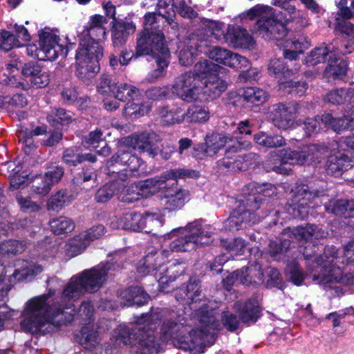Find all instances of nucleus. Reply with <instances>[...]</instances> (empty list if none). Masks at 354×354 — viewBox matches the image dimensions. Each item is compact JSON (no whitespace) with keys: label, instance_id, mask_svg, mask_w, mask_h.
Returning a JSON list of instances; mask_svg holds the SVG:
<instances>
[{"label":"nucleus","instance_id":"1","mask_svg":"<svg viewBox=\"0 0 354 354\" xmlns=\"http://www.w3.org/2000/svg\"><path fill=\"white\" fill-rule=\"evenodd\" d=\"M175 297L178 301L189 305L194 319L198 322V328L192 329L185 317L172 313L164 317L162 321L160 339L183 351L203 353L206 347L214 344L215 330L221 328V323L202 295L196 277H190L187 283L182 285L176 290Z\"/></svg>","mask_w":354,"mask_h":354},{"label":"nucleus","instance_id":"2","mask_svg":"<svg viewBox=\"0 0 354 354\" xmlns=\"http://www.w3.org/2000/svg\"><path fill=\"white\" fill-rule=\"evenodd\" d=\"M110 269L109 262L101 263L73 276L57 304H50L49 294L28 300L23 311L24 319L21 322L24 330L35 333L41 331L46 325L57 327L71 322L75 314L74 301L86 292H97L107 280Z\"/></svg>","mask_w":354,"mask_h":354},{"label":"nucleus","instance_id":"3","mask_svg":"<svg viewBox=\"0 0 354 354\" xmlns=\"http://www.w3.org/2000/svg\"><path fill=\"white\" fill-rule=\"evenodd\" d=\"M114 173L112 172V196L118 195V199L126 203H133L140 197L148 198L155 194L167 187V181L169 180L176 181L178 178H195L199 176L198 171L196 170L176 168L163 172L159 177L149 178L128 186L127 174Z\"/></svg>","mask_w":354,"mask_h":354},{"label":"nucleus","instance_id":"4","mask_svg":"<svg viewBox=\"0 0 354 354\" xmlns=\"http://www.w3.org/2000/svg\"><path fill=\"white\" fill-rule=\"evenodd\" d=\"M159 313L142 315L137 320V325L130 330L126 326L120 325L115 333V343L132 348L133 354H151L157 349V342L153 330L161 319Z\"/></svg>","mask_w":354,"mask_h":354},{"label":"nucleus","instance_id":"5","mask_svg":"<svg viewBox=\"0 0 354 354\" xmlns=\"http://www.w3.org/2000/svg\"><path fill=\"white\" fill-rule=\"evenodd\" d=\"M276 193V187L270 183H249L244 191V198L241 200L239 205L231 213L226 221V226L230 230H239L247 225L255 223L259 219L254 212L260 208L262 197H270Z\"/></svg>","mask_w":354,"mask_h":354},{"label":"nucleus","instance_id":"6","mask_svg":"<svg viewBox=\"0 0 354 354\" xmlns=\"http://www.w3.org/2000/svg\"><path fill=\"white\" fill-rule=\"evenodd\" d=\"M277 14L270 6L257 5L247 12L250 19H257L253 30L266 39H281L288 33L287 24L293 17L296 8L288 1Z\"/></svg>","mask_w":354,"mask_h":354},{"label":"nucleus","instance_id":"7","mask_svg":"<svg viewBox=\"0 0 354 354\" xmlns=\"http://www.w3.org/2000/svg\"><path fill=\"white\" fill-rule=\"evenodd\" d=\"M106 33L103 27L89 31V35H80V46L77 50L76 75L86 82L100 71L99 59L102 56V49L95 41L106 39Z\"/></svg>","mask_w":354,"mask_h":354},{"label":"nucleus","instance_id":"8","mask_svg":"<svg viewBox=\"0 0 354 354\" xmlns=\"http://www.w3.org/2000/svg\"><path fill=\"white\" fill-rule=\"evenodd\" d=\"M328 151L327 146L317 144L304 145L298 150L286 148L270 152L269 160L274 164L272 167L273 171L280 174H288L291 171L290 165H302L317 160Z\"/></svg>","mask_w":354,"mask_h":354},{"label":"nucleus","instance_id":"9","mask_svg":"<svg viewBox=\"0 0 354 354\" xmlns=\"http://www.w3.org/2000/svg\"><path fill=\"white\" fill-rule=\"evenodd\" d=\"M168 254L167 251H158L153 247L148 248L145 257L140 261L138 272L142 276L153 274L162 288H165L177 279L176 275L169 274V273L179 272L178 277H180L185 270L180 263L174 265L169 270L165 265Z\"/></svg>","mask_w":354,"mask_h":354},{"label":"nucleus","instance_id":"10","mask_svg":"<svg viewBox=\"0 0 354 354\" xmlns=\"http://www.w3.org/2000/svg\"><path fill=\"white\" fill-rule=\"evenodd\" d=\"M327 235L326 232L313 224L288 227L283 230L281 239L270 242L268 251L274 260H279L290 248V241L288 238L298 241L310 242L315 245Z\"/></svg>","mask_w":354,"mask_h":354},{"label":"nucleus","instance_id":"11","mask_svg":"<svg viewBox=\"0 0 354 354\" xmlns=\"http://www.w3.org/2000/svg\"><path fill=\"white\" fill-rule=\"evenodd\" d=\"M214 232V228L211 225H203L196 221L188 224L185 229L180 230L176 238V232H172L174 240L169 243V248L172 252H187L198 246L209 245L213 241Z\"/></svg>","mask_w":354,"mask_h":354},{"label":"nucleus","instance_id":"12","mask_svg":"<svg viewBox=\"0 0 354 354\" xmlns=\"http://www.w3.org/2000/svg\"><path fill=\"white\" fill-rule=\"evenodd\" d=\"M310 41L304 36L294 38L287 46L289 49L283 50L284 59H274L270 62L268 72L270 75H274L281 81V79L288 78L294 75L300 68V64L297 62L299 54L309 48Z\"/></svg>","mask_w":354,"mask_h":354},{"label":"nucleus","instance_id":"13","mask_svg":"<svg viewBox=\"0 0 354 354\" xmlns=\"http://www.w3.org/2000/svg\"><path fill=\"white\" fill-rule=\"evenodd\" d=\"M326 191V183L322 180H316L310 185L298 187L293 195L292 204L288 209L289 214L296 218H306L313 201L320 197H324ZM313 207L314 205H312V207Z\"/></svg>","mask_w":354,"mask_h":354},{"label":"nucleus","instance_id":"14","mask_svg":"<svg viewBox=\"0 0 354 354\" xmlns=\"http://www.w3.org/2000/svg\"><path fill=\"white\" fill-rule=\"evenodd\" d=\"M52 31L43 30L39 35L38 45L29 44L26 48L27 54L39 60H55L58 55L66 57L68 48L64 41Z\"/></svg>","mask_w":354,"mask_h":354},{"label":"nucleus","instance_id":"15","mask_svg":"<svg viewBox=\"0 0 354 354\" xmlns=\"http://www.w3.org/2000/svg\"><path fill=\"white\" fill-rule=\"evenodd\" d=\"M173 93L182 100L191 102L198 99L202 91L199 78L194 73L187 72L178 76L173 85Z\"/></svg>","mask_w":354,"mask_h":354},{"label":"nucleus","instance_id":"16","mask_svg":"<svg viewBox=\"0 0 354 354\" xmlns=\"http://www.w3.org/2000/svg\"><path fill=\"white\" fill-rule=\"evenodd\" d=\"M298 112L297 103H278L270 106L268 117L274 127L286 130L293 125Z\"/></svg>","mask_w":354,"mask_h":354},{"label":"nucleus","instance_id":"17","mask_svg":"<svg viewBox=\"0 0 354 354\" xmlns=\"http://www.w3.org/2000/svg\"><path fill=\"white\" fill-rule=\"evenodd\" d=\"M262 281L263 274L261 272L259 263L236 270L223 280V286L227 290H231L235 283L250 285L257 284Z\"/></svg>","mask_w":354,"mask_h":354},{"label":"nucleus","instance_id":"18","mask_svg":"<svg viewBox=\"0 0 354 354\" xmlns=\"http://www.w3.org/2000/svg\"><path fill=\"white\" fill-rule=\"evenodd\" d=\"M156 137L153 132H135L124 138L123 142L131 149L147 153L150 157L155 158L158 154V148L153 142Z\"/></svg>","mask_w":354,"mask_h":354},{"label":"nucleus","instance_id":"19","mask_svg":"<svg viewBox=\"0 0 354 354\" xmlns=\"http://www.w3.org/2000/svg\"><path fill=\"white\" fill-rule=\"evenodd\" d=\"M198 30L188 39L186 46L179 52V62L183 66L193 64L194 59L199 53H203L208 45V40L205 36H200Z\"/></svg>","mask_w":354,"mask_h":354},{"label":"nucleus","instance_id":"20","mask_svg":"<svg viewBox=\"0 0 354 354\" xmlns=\"http://www.w3.org/2000/svg\"><path fill=\"white\" fill-rule=\"evenodd\" d=\"M159 43H161L164 48H167L164 42V36L162 32L142 33L138 39L136 55V57L151 55L154 58L162 55V50L158 48Z\"/></svg>","mask_w":354,"mask_h":354},{"label":"nucleus","instance_id":"21","mask_svg":"<svg viewBox=\"0 0 354 354\" xmlns=\"http://www.w3.org/2000/svg\"><path fill=\"white\" fill-rule=\"evenodd\" d=\"M348 46L344 45V48H337L335 55L328 59V64L326 67L324 75L328 81L342 79L346 74L347 64L339 57V55L351 53L348 50Z\"/></svg>","mask_w":354,"mask_h":354},{"label":"nucleus","instance_id":"22","mask_svg":"<svg viewBox=\"0 0 354 354\" xmlns=\"http://www.w3.org/2000/svg\"><path fill=\"white\" fill-rule=\"evenodd\" d=\"M352 167L348 156L340 151H333L328 157L326 165L328 174L339 176L345 170Z\"/></svg>","mask_w":354,"mask_h":354},{"label":"nucleus","instance_id":"23","mask_svg":"<svg viewBox=\"0 0 354 354\" xmlns=\"http://www.w3.org/2000/svg\"><path fill=\"white\" fill-rule=\"evenodd\" d=\"M325 210L345 218H351L348 224L354 229V200L340 199L330 201L324 206Z\"/></svg>","mask_w":354,"mask_h":354},{"label":"nucleus","instance_id":"24","mask_svg":"<svg viewBox=\"0 0 354 354\" xmlns=\"http://www.w3.org/2000/svg\"><path fill=\"white\" fill-rule=\"evenodd\" d=\"M225 41L235 48H248L253 45V39L245 29L229 28Z\"/></svg>","mask_w":354,"mask_h":354},{"label":"nucleus","instance_id":"25","mask_svg":"<svg viewBox=\"0 0 354 354\" xmlns=\"http://www.w3.org/2000/svg\"><path fill=\"white\" fill-rule=\"evenodd\" d=\"M202 91L211 99L219 97L227 88V83L221 74L210 76L202 82Z\"/></svg>","mask_w":354,"mask_h":354},{"label":"nucleus","instance_id":"26","mask_svg":"<svg viewBox=\"0 0 354 354\" xmlns=\"http://www.w3.org/2000/svg\"><path fill=\"white\" fill-rule=\"evenodd\" d=\"M240 319L245 324L255 323L261 316L258 301L252 298L244 304H237Z\"/></svg>","mask_w":354,"mask_h":354},{"label":"nucleus","instance_id":"27","mask_svg":"<svg viewBox=\"0 0 354 354\" xmlns=\"http://www.w3.org/2000/svg\"><path fill=\"white\" fill-rule=\"evenodd\" d=\"M225 68L207 59L198 62L194 66V75L199 78V82L210 78V76L221 74Z\"/></svg>","mask_w":354,"mask_h":354},{"label":"nucleus","instance_id":"28","mask_svg":"<svg viewBox=\"0 0 354 354\" xmlns=\"http://www.w3.org/2000/svg\"><path fill=\"white\" fill-rule=\"evenodd\" d=\"M351 118H333L330 113L322 116V122L324 127L330 128L335 132H340L345 129H354V113H351Z\"/></svg>","mask_w":354,"mask_h":354},{"label":"nucleus","instance_id":"29","mask_svg":"<svg viewBox=\"0 0 354 354\" xmlns=\"http://www.w3.org/2000/svg\"><path fill=\"white\" fill-rule=\"evenodd\" d=\"M116 221H112V228L124 229L133 231H140L142 223L141 214L138 213H127L120 217H115Z\"/></svg>","mask_w":354,"mask_h":354},{"label":"nucleus","instance_id":"30","mask_svg":"<svg viewBox=\"0 0 354 354\" xmlns=\"http://www.w3.org/2000/svg\"><path fill=\"white\" fill-rule=\"evenodd\" d=\"M47 122L55 128L59 126H67L71 123L74 120V114L62 108H53L47 113Z\"/></svg>","mask_w":354,"mask_h":354},{"label":"nucleus","instance_id":"31","mask_svg":"<svg viewBox=\"0 0 354 354\" xmlns=\"http://www.w3.org/2000/svg\"><path fill=\"white\" fill-rule=\"evenodd\" d=\"M335 48L333 44L319 46L315 48L306 58V64L310 66H315L319 63L324 62L328 58L335 55Z\"/></svg>","mask_w":354,"mask_h":354},{"label":"nucleus","instance_id":"32","mask_svg":"<svg viewBox=\"0 0 354 354\" xmlns=\"http://www.w3.org/2000/svg\"><path fill=\"white\" fill-rule=\"evenodd\" d=\"M189 200V191L184 189L176 190L174 194L168 193L165 195L164 199V205L165 209L176 210L180 209L185 203Z\"/></svg>","mask_w":354,"mask_h":354},{"label":"nucleus","instance_id":"33","mask_svg":"<svg viewBox=\"0 0 354 354\" xmlns=\"http://www.w3.org/2000/svg\"><path fill=\"white\" fill-rule=\"evenodd\" d=\"M19 263L21 266L14 271L12 276L17 281L32 279L39 274L43 270L40 265L32 262L23 260Z\"/></svg>","mask_w":354,"mask_h":354},{"label":"nucleus","instance_id":"34","mask_svg":"<svg viewBox=\"0 0 354 354\" xmlns=\"http://www.w3.org/2000/svg\"><path fill=\"white\" fill-rule=\"evenodd\" d=\"M228 140L229 141L232 140L231 138L221 133L207 135L204 142L205 149H207L206 153H207L209 157L214 156L225 147Z\"/></svg>","mask_w":354,"mask_h":354},{"label":"nucleus","instance_id":"35","mask_svg":"<svg viewBox=\"0 0 354 354\" xmlns=\"http://www.w3.org/2000/svg\"><path fill=\"white\" fill-rule=\"evenodd\" d=\"M354 97V88H340L331 90L324 97V100L335 104L339 105L350 102Z\"/></svg>","mask_w":354,"mask_h":354},{"label":"nucleus","instance_id":"36","mask_svg":"<svg viewBox=\"0 0 354 354\" xmlns=\"http://www.w3.org/2000/svg\"><path fill=\"white\" fill-rule=\"evenodd\" d=\"M102 133L100 130H95L91 132L85 138V147L88 148L97 149L101 147L97 152L99 155L107 156L111 153V149L107 143L102 139Z\"/></svg>","mask_w":354,"mask_h":354},{"label":"nucleus","instance_id":"37","mask_svg":"<svg viewBox=\"0 0 354 354\" xmlns=\"http://www.w3.org/2000/svg\"><path fill=\"white\" fill-rule=\"evenodd\" d=\"M159 46H158V49L162 51V55L158 56L156 58H154L156 62L157 68L153 70L149 75L148 80L149 81H154L160 77H162L165 74V68L168 66L169 59L170 57V53L168 48H164L161 43H159ZM157 50V48H156Z\"/></svg>","mask_w":354,"mask_h":354},{"label":"nucleus","instance_id":"38","mask_svg":"<svg viewBox=\"0 0 354 354\" xmlns=\"http://www.w3.org/2000/svg\"><path fill=\"white\" fill-rule=\"evenodd\" d=\"M254 140L257 144L266 148H277L286 145V140L281 135L269 134L263 131L254 135Z\"/></svg>","mask_w":354,"mask_h":354},{"label":"nucleus","instance_id":"39","mask_svg":"<svg viewBox=\"0 0 354 354\" xmlns=\"http://www.w3.org/2000/svg\"><path fill=\"white\" fill-rule=\"evenodd\" d=\"M161 122L165 125L180 123L184 120V113L180 108L169 109L163 106L158 109Z\"/></svg>","mask_w":354,"mask_h":354},{"label":"nucleus","instance_id":"40","mask_svg":"<svg viewBox=\"0 0 354 354\" xmlns=\"http://www.w3.org/2000/svg\"><path fill=\"white\" fill-rule=\"evenodd\" d=\"M335 30L337 35L349 43L351 49L348 48L347 50L352 51L354 49V24L346 19H342L337 21Z\"/></svg>","mask_w":354,"mask_h":354},{"label":"nucleus","instance_id":"41","mask_svg":"<svg viewBox=\"0 0 354 354\" xmlns=\"http://www.w3.org/2000/svg\"><path fill=\"white\" fill-rule=\"evenodd\" d=\"M73 201V196L66 190H59L53 194L48 201V209L58 212L64 207L68 205Z\"/></svg>","mask_w":354,"mask_h":354},{"label":"nucleus","instance_id":"42","mask_svg":"<svg viewBox=\"0 0 354 354\" xmlns=\"http://www.w3.org/2000/svg\"><path fill=\"white\" fill-rule=\"evenodd\" d=\"M64 161L72 166H75L84 160H88L94 162L96 160L95 156L91 153H86L84 155L80 154L77 149L68 148L66 149L63 154Z\"/></svg>","mask_w":354,"mask_h":354},{"label":"nucleus","instance_id":"43","mask_svg":"<svg viewBox=\"0 0 354 354\" xmlns=\"http://www.w3.org/2000/svg\"><path fill=\"white\" fill-rule=\"evenodd\" d=\"M134 32L135 26L132 24H116L112 26V40L115 46H122L129 34V31Z\"/></svg>","mask_w":354,"mask_h":354},{"label":"nucleus","instance_id":"44","mask_svg":"<svg viewBox=\"0 0 354 354\" xmlns=\"http://www.w3.org/2000/svg\"><path fill=\"white\" fill-rule=\"evenodd\" d=\"M241 97L244 101L253 104L255 105H259L263 104L268 99V95L267 93L257 87H248L246 88Z\"/></svg>","mask_w":354,"mask_h":354},{"label":"nucleus","instance_id":"45","mask_svg":"<svg viewBox=\"0 0 354 354\" xmlns=\"http://www.w3.org/2000/svg\"><path fill=\"white\" fill-rule=\"evenodd\" d=\"M209 118V110L206 106L192 105L184 113V120L193 122H203Z\"/></svg>","mask_w":354,"mask_h":354},{"label":"nucleus","instance_id":"46","mask_svg":"<svg viewBox=\"0 0 354 354\" xmlns=\"http://www.w3.org/2000/svg\"><path fill=\"white\" fill-rule=\"evenodd\" d=\"M80 344L86 350L91 351L100 343L97 333L88 326H84L81 330Z\"/></svg>","mask_w":354,"mask_h":354},{"label":"nucleus","instance_id":"47","mask_svg":"<svg viewBox=\"0 0 354 354\" xmlns=\"http://www.w3.org/2000/svg\"><path fill=\"white\" fill-rule=\"evenodd\" d=\"M112 93L114 97L120 102L133 100V96L139 95V91L136 87L127 84H121L112 87Z\"/></svg>","mask_w":354,"mask_h":354},{"label":"nucleus","instance_id":"48","mask_svg":"<svg viewBox=\"0 0 354 354\" xmlns=\"http://www.w3.org/2000/svg\"><path fill=\"white\" fill-rule=\"evenodd\" d=\"M142 223L140 231H145L146 233H152L153 230L162 225V219L158 213L146 212L141 214V221Z\"/></svg>","mask_w":354,"mask_h":354},{"label":"nucleus","instance_id":"49","mask_svg":"<svg viewBox=\"0 0 354 354\" xmlns=\"http://www.w3.org/2000/svg\"><path fill=\"white\" fill-rule=\"evenodd\" d=\"M52 231L56 234H62L72 232L75 223L70 218L60 216L50 221Z\"/></svg>","mask_w":354,"mask_h":354},{"label":"nucleus","instance_id":"50","mask_svg":"<svg viewBox=\"0 0 354 354\" xmlns=\"http://www.w3.org/2000/svg\"><path fill=\"white\" fill-rule=\"evenodd\" d=\"M97 91L101 95L105 109H111V101L109 97L111 93V77L109 75H103L97 86Z\"/></svg>","mask_w":354,"mask_h":354},{"label":"nucleus","instance_id":"51","mask_svg":"<svg viewBox=\"0 0 354 354\" xmlns=\"http://www.w3.org/2000/svg\"><path fill=\"white\" fill-rule=\"evenodd\" d=\"M237 145H233L230 146L225 151V157L218 160V165L219 167H224L227 169H230L234 171V163L233 160H234V153H236L239 149L247 147L249 144L245 142H241L238 140H236Z\"/></svg>","mask_w":354,"mask_h":354},{"label":"nucleus","instance_id":"52","mask_svg":"<svg viewBox=\"0 0 354 354\" xmlns=\"http://www.w3.org/2000/svg\"><path fill=\"white\" fill-rule=\"evenodd\" d=\"M158 17L165 19L168 24H171L175 17L174 3L173 0H159L157 4Z\"/></svg>","mask_w":354,"mask_h":354},{"label":"nucleus","instance_id":"53","mask_svg":"<svg viewBox=\"0 0 354 354\" xmlns=\"http://www.w3.org/2000/svg\"><path fill=\"white\" fill-rule=\"evenodd\" d=\"M150 107L148 105L140 103L139 100L133 97L132 101L125 104L123 114L127 116H140L148 113Z\"/></svg>","mask_w":354,"mask_h":354},{"label":"nucleus","instance_id":"54","mask_svg":"<svg viewBox=\"0 0 354 354\" xmlns=\"http://www.w3.org/2000/svg\"><path fill=\"white\" fill-rule=\"evenodd\" d=\"M25 250L24 244L17 240H8L0 243V257L17 254Z\"/></svg>","mask_w":354,"mask_h":354},{"label":"nucleus","instance_id":"55","mask_svg":"<svg viewBox=\"0 0 354 354\" xmlns=\"http://www.w3.org/2000/svg\"><path fill=\"white\" fill-rule=\"evenodd\" d=\"M203 53L207 54L211 59L225 65L231 51L219 46L209 48L208 44Z\"/></svg>","mask_w":354,"mask_h":354},{"label":"nucleus","instance_id":"56","mask_svg":"<svg viewBox=\"0 0 354 354\" xmlns=\"http://www.w3.org/2000/svg\"><path fill=\"white\" fill-rule=\"evenodd\" d=\"M131 149L129 145L123 142V138L120 141L117 152L112 156V163H120L123 165H127L129 160L133 156L129 151Z\"/></svg>","mask_w":354,"mask_h":354},{"label":"nucleus","instance_id":"57","mask_svg":"<svg viewBox=\"0 0 354 354\" xmlns=\"http://www.w3.org/2000/svg\"><path fill=\"white\" fill-rule=\"evenodd\" d=\"M31 192L34 194L45 196L49 193L51 189L48 181L42 175L35 176L31 182Z\"/></svg>","mask_w":354,"mask_h":354},{"label":"nucleus","instance_id":"58","mask_svg":"<svg viewBox=\"0 0 354 354\" xmlns=\"http://www.w3.org/2000/svg\"><path fill=\"white\" fill-rule=\"evenodd\" d=\"M89 244L88 241L82 232L68 241V250L73 252L74 255H77L83 252Z\"/></svg>","mask_w":354,"mask_h":354},{"label":"nucleus","instance_id":"59","mask_svg":"<svg viewBox=\"0 0 354 354\" xmlns=\"http://www.w3.org/2000/svg\"><path fill=\"white\" fill-rule=\"evenodd\" d=\"M335 3L338 8L337 15L342 19L354 18V0H339Z\"/></svg>","mask_w":354,"mask_h":354},{"label":"nucleus","instance_id":"60","mask_svg":"<svg viewBox=\"0 0 354 354\" xmlns=\"http://www.w3.org/2000/svg\"><path fill=\"white\" fill-rule=\"evenodd\" d=\"M64 174V171L62 167L56 164H52L47 167V171L44 176L52 187V186L57 184L62 179Z\"/></svg>","mask_w":354,"mask_h":354},{"label":"nucleus","instance_id":"61","mask_svg":"<svg viewBox=\"0 0 354 354\" xmlns=\"http://www.w3.org/2000/svg\"><path fill=\"white\" fill-rule=\"evenodd\" d=\"M259 156L254 153H248L243 155H234V171H240L245 169L252 160H257Z\"/></svg>","mask_w":354,"mask_h":354},{"label":"nucleus","instance_id":"62","mask_svg":"<svg viewBox=\"0 0 354 354\" xmlns=\"http://www.w3.org/2000/svg\"><path fill=\"white\" fill-rule=\"evenodd\" d=\"M280 84L284 88H289L288 92L290 93L297 96L303 95L308 88V84L305 81L302 80L284 81L280 82Z\"/></svg>","mask_w":354,"mask_h":354},{"label":"nucleus","instance_id":"63","mask_svg":"<svg viewBox=\"0 0 354 354\" xmlns=\"http://www.w3.org/2000/svg\"><path fill=\"white\" fill-rule=\"evenodd\" d=\"M322 117L316 116L315 118H307L304 122L303 129L305 131L306 137L311 136L315 133H317L324 127V124L322 122Z\"/></svg>","mask_w":354,"mask_h":354},{"label":"nucleus","instance_id":"64","mask_svg":"<svg viewBox=\"0 0 354 354\" xmlns=\"http://www.w3.org/2000/svg\"><path fill=\"white\" fill-rule=\"evenodd\" d=\"M128 292L133 303L138 306L146 304L150 299L149 295L141 287H131Z\"/></svg>","mask_w":354,"mask_h":354}]
</instances>
